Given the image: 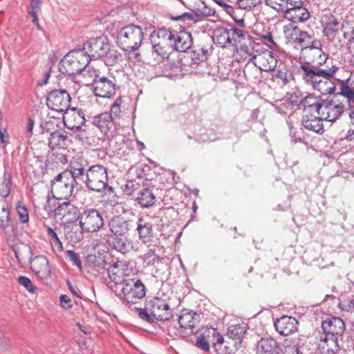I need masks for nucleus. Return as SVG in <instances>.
I'll list each match as a JSON object with an SVG mask.
<instances>
[{"mask_svg": "<svg viewBox=\"0 0 354 354\" xmlns=\"http://www.w3.org/2000/svg\"><path fill=\"white\" fill-rule=\"evenodd\" d=\"M322 22L323 35L328 41H333L338 34L340 21L333 15H326Z\"/></svg>", "mask_w": 354, "mask_h": 354, "instance_id": "24", "label": "nucleus"}, {"mask_svg": "<svg viewBox=\"0 0 354 354\" xmlns=\"http://www.w3.org/2000/svg\"><path fill=\"white\" fill-rule=\"evenodd\" d=\"M289 128V135L291 138V142L293 143L303 142L304 140V131L301 127H295L290 122H288Z\"/></svg>", "mask_w": 354, "mask_h": 354, "instance_id": "44", "label": "nucleus"}, {"mask_svg": "<svg viewBox=\"0 0 354 354\" xmlns=\"http://www.w3.org/2000/svg\"><path fill=\"white\" fill-rule=\"evenodd\" d=\"M16 210L19 214L20 222L22 223H27L29 220V214L26 207L21 202H18L16 205Z\"/></svg>", "mask_w": 354, "mask_h": 354, "instance_id": "53", "label": "nucleus"}, {"mask_svg": "<svg viewBox=\"0 0 354 354\" xmlns=\"http://www.w3.org/2000/svg\"><path fill=\"white\" fill-rule=\"evenodd\" d=\"M307 0H286V13L291 14V10L295 8H299V6L304 5V3Z\"/></svg>", "mask_w": 354, "mask_h": 354, "instance_id": "61", "label": "nucleus"}, {"mask_svg": "<svg viewBox=\"0 0 354 354\" xmlns=\"http://www.w3.org/2000/svg\"><path fill=\"white\" fill-rule=\"evenodd\" d=\"M339 94L346 100L354 99V73H351L347 80L342 81Z\"/></svg>", "mask_w": 354, "mask_h": 354, "instance_id": "39", "label": "nucleus"}, {"mask_svg": "<svg viewBox=\"0 0 354 354\" xmlns=\"http://www.w3.org/2000/svg\"><path fill=\"white\" fill-rule=\"evenodd\" d=\"M92 86L95 95L103 98H110L115 94L116 89L114 80L104 76L94 79Z\"/></svg>", "mask_w": 354, "mask_h": 354, "instance_id": "19", "label": "nucleus"}, {"mask_svg": "<svg viewBox=\"0 0 354 354\" xmlns=\"http://www.w3.org/2000/svg\"><path fill=\"white\" fill-rule=\"evenodd\" d=\"M176 19L181 20L183 21H198V17L196 15V12H195V10H192L190 12H185V13L182 14L181 15L176 17Z\"/></svg>", "mask_w": 354, "mask_h": 354, "instance_id": "63", "label": "nucleus"}, {"mask_svg": "<svg viewBox=\"0 0 354 354\" xmlns=\"http://www.w3.org/2000/svg\"><path fill=\"white\" fill-rule=\"evenodd\" d=\"M138 317L150 324L157 321L167 322L174 317L173 310L168 302L160 297H153L146 301L143 308H136Z\"/></svg>", "mask_w": 354, "mask_h": 354, "instance_id": "2", "label": "nucleus"}, {"mask_svg": "<svg viewBox=\"0 0 354 354\" xmlns=\"http://www.w3.org/2000/svg\"><path fill=\"white\" fill-rule=\"evenodd\" d=\"M121 57V55L115 50L111 49L109 47V52L105 56H103L102 59L107 66H113L117 64Z\"/></svg>", "mask_w": 354, "mask_h": 354, "instance_id": "49", "label": "nucleus"}, {"mask_svg": "<svg viewBox=\"0 0 354 354\" xmlns=\"http://www.w3.org/2000/svg\"><path fill=\"white\" fill-rule=\"evenodd\" d=\"M308 48L314 50L313 54L318 56L319 60L317 62H306L301 64L297 68V74L306 84L319 91L322 95L335 93L336 87L333 80L339 67L333 65L330 68H324L328 59V54L323 50L321 41L315 39L313 35Z\"/></svg>", "mask_w": 354, "mask_h": 354, "instance_id": "1", "label": "nucleus"}, {"mask_svg": "<svg viewBox=\"0 0 354 354\" xmlns=\"http://www.w3.org/2000/svg\"><path fill=\"white\" fill-rule=\"evenodd\" d=\"M12 348L11 340L6 337L3 331L0 328V350L6 351Z\"/></svg>", "mask_w": 354, "mask_h": 354, "instance_id": "60", "label": "nucleus"}, {"mask_svg": "<svg viewBox=\"0 0 354 354\" xmlns=\"http://www.w3.org/2000/svg\"><path fill=\"white\" fill-rule=\"evenodd\" d=\"M268 56L270 57L272 61L274 62L273 67L270 66L268 68V70L273 71L272 76L274 78L281 80L284 85L288 84L291 80H294L292 71L286 65L280 64L277 68H275L277 62L276 59L270 53L268 54ZM266 71H268V69H266Z\"/></svg>", "mask_w": 354, "mask_h": 354, "instance_id": "27", "label": "nucleus"}, {"mask_svg": "<svg viewBox=\"0 0 354 354\" xmlns=\"http://www.w3.org/2000/svg\"><path fill=\"white\" fill-rule=\"evenodd\" d=\"M77 221L82 230L86 232H96L104 225L102 216L95 208L84 209L79 213Z\"/></svg>", "mask_w": 354, "mask_h": 354, "instance_id": "9", "label": "nucleus"}, {"mask_svg": "<svg viewBox=\"0 0 354 354\" xmlns=\"http://www.w3.org/2000/svg\"><path fill=\"white\" fill-rule=\"evenodd\" d=\"M345 110V105L342 102L335 100H324L319 116L323 120L335 122L340 118Z\"/></svg>", "mask_w": 354, "mask_h": 354, "instance_id": "15", "label": "nucleus"}, {"mask_svg": "<svg viewBox=\"0 0 354 354\" xmlns=\"http://www.w3.org/2000/svg\"><path fill=\"white\" fill-rule=\"evenodd\" d=\"M63 122L67 129L80 130L85 124V113L82 109L69 107L64 112Z\"/></svg>", "mask_w": 354, "mask_h": 354, "instance_id": "18", "label": "nucleus"}, {"mask_svg": "<svg viewBox=\"0 0 354 354\" xmlns=\"http://www.w3.org/2000/svg\"><path fill=\"white\" fill-rule=\"evenodd\" d=\"M108 245L116 252L127 254L131 252H138L140 243L127 237V235L121 236H109L106 240Z\"/></svg>", "mask_w": 354, "mask_h": 354, "instance_id": "13", "label": "nucleus"}, {"mask_svg": "<svg viewBox=\"0 0 354 354\" xmlns=\"http://www.w3.org/2000/svg\"><path fill=\"white\" fill-rule=\"evenodd\" d=\"M322 328L324 335L340 340L345 332V324L341 318L332 317L322 322Z\"/></svg>", "mask_w": 354, "mask_h": 354, "instance_id": "16", "label": "nucleus"}, {"mask_svg": "<svg viewBox=\"0 0 354 354\" xmlns=\"http://www.w3.org/2000/svg\"><path fill=\"white\" fill-rule=\"evenodd\" d=\"M195 326L194 315L186 313L178 316L177 322L167 327V333L172 338H184L192 333Z\"/></svg>", "mask_w": 354, "mask_h": 354, "instance_id": "10", "label": "nucleus"}, {"mask_svg": "<svg viewBox=\"0 0 354 354\" xmlns=\"http://www.w3.org/2000/svg\"><path fill=\"white\" fill-rule=\"evenodd\" d=\"M135 200L141 208H149L156 202V196L152 190L147 187L140 189L137 193Z\"/></svg>", "mask_w": 354, "mask_h": 354, "instance_id": "34", "label": "nucleus"}, {"mask_svg": "<svg viewBox=\"0 0 354 354\" xmlns=\"http://www.w3.org/2000/svg\"><path fill=\"white\" fill-rule=\"evenodd\" d=\"M299 7V8H295L291 10V17L295 19V21L304 22L310 18V12L304 6V5Z\"/></svg>", "mask_w": 354, "mask_h": 354, "instance_id": "47", "label": "nucleus"}, {"mask_svg": "<svg viewBox=\"0 0 354 354\" xmlns=\"http://www.w3.org/2000/svg\"><path fill=\"white\" fill-rule=\"evenodd\" d=\"M212 336L215 338L213 346L217 354H234L237 351V342L225 341L214 328H212Z\"/></svg>", "mask_w": 354, "mask_h": 354, "instance_id": "23", "label": "nucleus"}, {"mask_svg": "<svg viewBox=\"0 0 354 354\" xmlns=\"http://www.w3.org/2000/svg\"><path fill=\"white\" fill-rule=\"evenodd\" d=\"M71 102L69 93L64 89L52 91L46 98L48 107L55 111L64 113Z\"/></svg>", "mask_w": 354, "mask_h": 354, "instance_id": "14", "label": "nucleus"}, {"mask_svg": "<svg viewBox=\"0 0 354 354\" xmlns=\"http://www.w3.org/2000/svg\"><path fill=\"white\" fill-rule=\"evenodd\" d=\"M195 12H196L198 20L206 17L213 16L215 14V10L214 9L205 5L201 8H197Z\"/></svg>", "mask_w": 354, "mask_h": 354, "instance_id": "58", "label": "nucleus"}, {"mask_svg": "<svg viewBox=\"0 0 354 354\" xmlns=\"http://www.w3.org/2000/svg\"><path fill=\"white\" fill-rule=\"evenodd\" d=\"M75 180V183L80 178H83L85 173V164L81 159H75L70 163V170H66Z\"/></svg>", "mask_w": 354, "mask_h": 354, "instance_id": "38", "label": "nucleus"}, {"mask_svg": "<svg viewBox=\"0 0 354 354\" xmlns=\"http://www.w3.org/2000/svg\"><path fill=\"white\" fill-rule=\"evenodd\" d=\"M86 179L84 180L86 187L89 190L100 193L106 191L114 194L113 187L109 185L107 169L102 165L91 166L86 170Z\"/></svg>", "mask_w": 354, "mask_h": 354, "instance_id": "4", "label": "nucleus"}, {"mask_svg": "<svg viewBox=\"0 0 354 354\" xmlns=\"http://www.w3.org/2000/svg\"><path fill=\"white\" fill-rule=\"evenodd\" d=\"M77 185L69 173L63 171L51 181L53 196L57 200L68 199L72 195L75 185Z\"/></svg>", "mask_w": 354, "mask_h": 354, "instance_id": "8", "label": "nucleus"}, {"mask_svg": "<svg viewBox=\"0 0 354 354\" xmlns=\"http://www.w3.org/2000/svg\"><path fill=\"white\" fill-rule=\"evenodd\" d=\"M34 158L35 159V162L40 170L44 171L47 169L48 162H49V160L46 158V156L44 155L35 154Z\"/></svg>", "mask_w": 354, "mask_h": 354, "instance_id": "62", "label": "nucleus"}, {"mask_svg": "<svg viewBox=\"0 0 354 354\" xmlns=\"http://www.w3.org/2000/svg\"><path fill=\"white\" fill-rule=\"evenodd\" d=\"M18 283L23 286L29 292L35 293L36 292L37 288L33 285L31 280L25 276H20L18 278Z\"/></svg>", "mask_w": 354, "mask_h": 354, "instance_id": "56", "label": "nucleus"}, {"mask_svg": "<svg viewBox=\"0 0 354 354\" xmlns=\"http://www.w3.org/2000/svg\"><path fill=\"white\" fill-rule=\"evenodd\" d=\"M109 236H121L122 235H127L130 230L129 222L124 218L118 216H113L108 223Z\"/></svg>", "mask_w": 354, "mask_h": 354, "instance_id": "21", "label": "nucleus"}, {"mask_svg": "<svg viewBox=\"0 0 354 354\" xmlns=\"http://www.w3.org/2000/svg\"><path fill=\"white\" fill-rule=\"evenodd\" d=\"M300 338H286L283 340L281 351L283 354H302Z\"/></svg>", "mask_w": 354, "mask_h": 354, "instance_id": "36", "label": "nucleus"}, {"mask_svg": "<svg viewBox=\"0 0 354 354\" xmlns=\"http://www.w3.org/2000/svg\"><path fill=\"white\" fill-rule=\"evenodd\" d=\"M231 46H238L241 52L248 55H252L255 42L253 37L246 31L233 25H230Z\"/></svg>", "mask_w": 354, "mask_h": 354, "instance_id": "11", "label": "nucleus"}, {"mask_svg": "<svg viewBox=\"0 0 354 354\" xmlns=\"http://www.w3.org/2000/svg\"><path fill=\"white\" fill-rule=\"evenodd\" d=\"M55 218L63 223H71L77 220L79 211L70 201L59 203L54 209Z\"/></svg>", "mask_w": 354, "mask_h": 354, "instance_id": "17", "label": "nucleus"}, {"mask_svg": "<svg viewBox=\"0 0 354 354\" xmlns=\"http://www.w3.org/2000/svg\"><path fill=\"white\" fill-rule=\"evenodd\" d=\"M31 270L40 278L47 279L50 276V269L47 258L38 255L30 261Z\"/></svg>", "mask_w": 354, "mask_h": 354, "instance_id": "25", "label": "nucleus"}, {"mask_svg": "<svg viewBox=\"0 0 354 354\" xmlns=\"http://www.w3.org/2000/svg\"><path fill=\"white\" fill-rule=\"evenodd\" d=\"M71 140L64 131H55L48 138V147L51 149H66L71 143Z\"/></svg>", "mask_w": 354, "mask_h": 354, "instance_id": "30", "label": "nucleus"}, {"mask_svg": "<svg viewBox=\"0 0 354 354\" xmlns=\"http://www.w3.org/2000/svg\"><path fill=\"white\" fill-rule=\"evenodd\" d=\"M92 124L97 127L104 135L109 136L116 129V122L112 118L111 114L104 112L93 117Z\"/></svg>", "mask_w": 354, "mask_h": 354, "instance_id": "20", "label": "nucleus"}, {"mask_svg": "<svg viewBox=\"0 0 354 354\" xmlns=\"http://www.w3.org/2000/svg\"><path fill=\"white\" fill-rule=\"evenodd\" d=\"M206 132V129L203 126L194 124L187 129L186 134L189 139H194L197 142H206L209 140Z\"/></svg>", "mask_w": 354, "mask_h": 354, "instance_id": "37", "label": "nucleus"}, {"mask_svg": "<svg viewBox=\"0 0 354 354\" xmlns=\"http://www.w3.org/2000/svg\"><path fill=\"white\" fill-rule=\"evenodd\" d=\"M158 35L163 41L169 42L173 50L178 52H186L193 44L192 34L185 30L171 31L165 28H159L153 35Z\"/></svg>", "mask_w": 354, "mask_h": 354, "instance_id": "5", "label": "nucleus"}, {"mask_svg": "<svg viewBox=\"0 0 354 354\" xmlns=\"http://www.w3.org/2000/svg\"><path fill=\"white\" fill-rule=\"evenodd\" d=\"M245 333V327L243 324H236L228 328L227 336L232 341L241 344V339Z\"/></svg>", "mask_w": 354, "mask_h": 354, "instance_id": "42", "label": "nucleus"}, {"mask_svg": "<svg viewBox=\"0 0 354 354\" xmlns=\"http://www.w3.org/2000/svg\"><path fill=\"white\" fill-rule=\"evenodd\" d=\"M339 341L324 335L320 339L317 349L320 354H336L340 350Z\"/></svg>", "mask_w": 354, "mask_h": 354, "instance_id": "31", "label": "nucleus"}, {"mask_svg": "<svg viewBox=\"0 0 354 354\" xmlns=\"http://www.w3.org/2000/svg\"><path fill=\"white\" fill-rule=\"evenodd\" d=\"M110 44L105 37L91 38L83 46L82 50L91 59H102L109 52Z\"/></svg>", "mask_w": 354, "mask_h": 354, "instance_id": "12", "label": "nucleus"}, {"mask_svg": "<svg viewBox=\"0 0 354 354\" xmlns=\"http://www.w3.org/2000/svg\"><path fill=\"white\" fill-rule=\"evenodd\" d=\"M261 0H236V4L239 8L243 10H250L255 7Z\"/></svg>", "mask_w": 354, "mask_h": 354, "instance_id": "59", "label": "nucleus"}, {"mask_svg": "<svg viewBox=\"0 0 354 354\" xmlns=\"http://www.w3.org/2000/svg\"><path fill=\"white\" fill-rule=\"evenodd\" d=\"M265 3L277 12L286 13V0H265Z\"/></svg>", "mask_w": 354, "mask_h": 354, "instance_id": "54", "label": "nucleus"}, {"mask_svg": "<svg viewBox=\"0 0 354 354\" xmlns=\"http://www.w3.org/2000/svg\"><path fill=\"white\" fill-rule=\"evenodd\" d=\"M302 93L300 91H295L290 94V97L286 102L288 105L290 106V109L297 107L301 109L303 102Z\"/></svg>", "mask_w": 354, "mask_h": 354, "instance_id": "48", "label": "nucleus"}, {"mask_svg": "<svg viewBox=\"0 0 354 354\" xmlns=\"http://www.w3.org/2000/svg\"><path fill=\"white\" fill-rule=\"evenodd\" d=\"M324 100L320 96H317L313 93L308 94L303 97V102L301 109L304 112L310 114H317L319 115Z\"/></svg>", "mask_w": 354, "mask_h": 354, "instance_id": "26", "label": "nucleus"}, {"mask_svg": "<svg viewBox=\"0 0 354 354\" xmlns=\"http://www.w3.org/2000/svg\"><path fill=\"white\" fill-rule=\"evenodd\" d=\"M231 30L230 25L226 27H219L214 30L213 39L221 47L231 46Z\"/></svg>", "mask_w": 354, "mask_h": 354, "instance_id": "35", "label": "nucleus"}, {"mask_svg": "<svg viewBox=\"0 0 354 354\" xmlns=\"http://www.w3.org/2000/svg\"><path fill=\"white\" fill-rule=\"evenodd\" d=\"M66 257L73 266H77L80 270H82V261L78 253L75 252L74 250H66Z\"/></svg>", "mask_w": 354, "mask_h": 354, "instance_id": "55", "label": "nucleus"}, {"mask_svg": "<svg viewBox=\"0 0 354 354\" xmlns=\"http://www.w3.org/2000/svg\"><path fill=\"white\" fill-rule=\"evenodd\" d=\"M143 39L144 32L142 27L131 24L118 31L116 44L122 50L133 53L139 48Z\"/></svg>", "mask_w": 354, "mask_h": 354, "instance_id": "3", "label": "nucleus"}, {"mask_svg": "<svg viewBox=\"0 0 354 354\" xmlns=\"http://www.w3.org/2000/svg\"><path fill=\"white\" fill-rule=\"evenodd\" d=\"M42 0H30V6L28 15L32 18V23L38 30H41L39 23V15L41 12Z\"/></svg>", "mask_w": 354, "mask_h": 354, "instance_id": "41", "label": "nucleus"}, {"mask_svg": "<svg viewBox=\"0 0 354 354\" xmlns=\"http://www.w3.org/2000/svg\"><path fill=\"white\" fill-rule=\"evenodd\" d=\"M265 44L271 49H274L277 47V44L273 39V36L271 32L267 31L261 35Z\"/></svg>", "mask_w": 354, "mask_h": 354, "instance_id": "64", "label": "nucleus"}, {"mask_svg": "<svg viewBox=\"0 0 354 354\" xmlns=\"http://www.w3.org/2000/svg\"><path fill=\"white\" fill-rule=\"evenodd\" d=\"M12 185V176L8 171H5L3 175L2 187L0 189V195L3 198H6L10 195Z\"/></svg>", "mask_w": 354, "mask_h": 354, "instance_id": "46", "label": "nucleus"}, {"mask_svg": "<svg viewBox=\"0 0 354 354\" xmlns=\"http://www.w3.org/2000/svg\"><path fill=\"white\" fill-rule=\"evenodd\" d=\"M298 321L293 317L283 315L274 322L276 330L283 336L295 333L298 329Z\"/></svg>", "mask_w": 354, "mask_h": 354, "instance_id": "22", "label": "nucleus"}, {"mask_svg": "<svg viewBox=\"0 0 354 354\" xmlns=\"http://www.w3.org/2000/svg\"><path fill=\"white\" fill-rule=\"evenodd\" d=\"M208 50L200 46L193 47L191 51L192 65L198 66L200 64L205 62L207 58Z\"/></svg>", "mask_w": 354, "mask_h": 354, "instance_id": "40", "label": "nucleus"}, {"mask_svg": "<svg viewBox=\"0 0 354 354\" xmlns=\"http://www.w3.org/2000/svg\"><path fill=\"white\" fill-rule=\"evenodd\" d=\"M322 118L317 114L305 115L301 120L302 127L312 132L322 134L324 131Z\"/></svg>", "mask_w": 354, "mask_h": 354, "instance_id": "28", "label": "nucleus"}, {"mask_svg": "<svg viewBox=\"0 0 354 354\" xmlns=\"http://www.w3.org/2000/svg\"><path fill=\"white\" fill-rule=\"evenodd\" d=\"M279 347L275 339L272 337L261 338L257 344V354H279Z\"/></svg>", "mask_w": 354, "mask_h": 354, "instance_id": "33", "label": "nucleus"}, {"mask_svg": "<svg viewBox=\"0 0 354 354\" xmlns=\"http://www.w3.org/2000/svg\"><path fill=\"white\" fill-rule=\"evenodd\" d=\"M136 225L138 238L142 243H148L152 241L153 233L151 223L147 221L143 218H139L137 221Z\"/></svg>", "mask_w": 354, "mask_h": 354, "instance_id": "29", "label": "nucleus"}, {"mask_svg": "<svg viewBox=\"0 0 354 354\" xmlns=\"http://www.w3.org/2000/svg\"><path fill=\"white\" fill-rule=\"evenodd\" d=\"M122 297L124 303L136 304L146 295V288L143 283L137 279H125L121 281Z\"/></svg>", "mask_w": 354, "mask_h": 354, "instance_id": "7", "label": "nucleus"}, {"mask_svg": "<svg viewBox=\"0 0 354 354\" xmlns=\"http://www.w3.org/2000/svg\"><path fill=\"white\" fill-rule=\"evenodd\" d=\"M87 64L89 58L84 50H78L68 53L59 63L60 73L66 75H73L80 72Z\"/></svg>", "mask_w": 354, "mask_h": 354, "instance_id": "6", "label": "nucleus"}, {"mask_svg": "<svg viewBox=\"0 0 354 354\" xmlns=\"http://www.w3.org/2000/svg\"><path fill=\"white\" fill-rule=\"evenodd\" d=\"M313 35V34L302 30L297 26L292 28L290 33L291 39L294 43L299 45L301 49L308 48Z\"/></svg>", "mask_w": 354, "mask_h": 354, "instance_id": "32", "label": "nucleus"}, {"mask_svg": "<svg viewBox=\"0 0 354 354\" xmlns=\"http://www.w3.org/2000/svg\"><path fill=\"white\" fill-rule=\"evenodd\" d=\"M158 258V255L156 254L153 249H149L146 253L139 257V259H142L147 266L153 264Z\"/></svg>", "mask_w": 354, "mask_h": 354, "instance_id": "52", "label": "nucleus"}, {"mask_svg": "<svg viewBox=\"0 0 354 354\" xmlns=\"http://www.w3.org/2000/svg\"><path fill=\"white\" fill-rule=\"evenodd\" d=\"M157 32L158 30H155L151 34V42L152 44V48L154 53H156L158 55L162 57H165L167 56V53L165 50V48L163 46L162 43L160 41L162 39V38L156 35H153L154 33Z\"/></svg>", "mask_w": 354, "mask_h": 354, "instance_id": "43", "label": "nucleus"}, {"mask_svg": "<svg viewBox=\"0 0 354 354\" xmlns=\"http://www.w3.org/2000/svg\"><path fill=\"white\" fill-rule=\"evenodd\" d=\"M47 235L49 237L50 243L53 250L55 252H62L64 250L63 244L57 236L55 231L53 228L48 227L47 228Z\"/></svg>", "mask_w": 354, "mask_h": 354, "instance_id": "45", "label": "nucleus"}, {"mask_svg": "<svg viewBox=\"0 0 354 354\" xmlns=\"http://www.w3.org/2000/svg\"><path fill=\"white\" fill-rule=\"evenodd\" d=\"M10 212L7 206H3L0 210V227L6 228L9 225Z\"/></svg>", "mask_w": 354, "mask_h": 354, "instance_id": "57", "label": "nucleus"}, {"mask_svg": "<svg viewBox=\"0 0 354 354\" xmlns=\"http://www.w3.org/2000/svg\"><path fill=\"white\" fill-rule=\"evenodd\" d=\"M122 102V98L118 97L115 99L111 106L110 112L109 113L111 114L112 118L115 122L120 118Z\"/></svg>", "mask_w": 354, "mask_h": 354, "instance_id": "50", "label": "nucleus"}, {"mask_svg": "<svg viewBox=\"0 0 354 354\" xmlns=\"http://www.w3.org/2000/svg\"><path fill=\"white\" fill-rule=\"evenodd\" d=\"M80 73L82 75V77L85 78H88L92 81V84H93L94 79H98L100 75L97 74L96 70L91 67L87 64V65L80 71Z\"/></svg>", "mask_w": 354, "mask_h": 354, "instance_id": "51", "label": "nucleus"}]
</instances>
